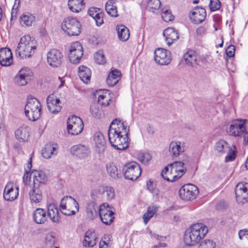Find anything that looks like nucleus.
I'll return each instance as SVG.
<instances>
[{
  "label": "nucleus",
  "instance_id": "f257e3e1",
  "mask_svg": "<svg viewBox=\"0 0 248 248\" xmlns=\"http://www.w3.org/2000/svg\"><path fill=\"white\" fill-rule=\"evenodd\" d=\"M129 128L120 119H114L111 123L108 131L110 144L118 150H123L128 147Z\"/></svg>",
  "mask_w": 248,
  "mask_h": 248
},
{
  "label": "nucleus",
  "instance_id": "f03ea898",
  "mask_svg": "<svg viewBox=\"0 0 248 248\" xmlns=\"http://www.w3.org/2000/svg\"><path fill=\"white\" fill-rule=\"evenodd\" d=\"M208 231L207 227L203 223L192 224L185 233L184 239L186 245L192 246L198 244Z\"/></svg>",
  "mask_w": 248,
  "mask_h": 248
},
{
  "label": "nucleus",
  "instance_id": "7ed1b4c3",
  "mask_svg": "<svg viewBox=\"0 0 248 248\" xmlns=\"http://www.w3.org/2000/svg\"><path fill=\"white\" fill-rule=\"evenodd\" d=\"M36 44L34 38L30 35L23 36L15 49L16 56L22 59L31 57L36 49Z\"/></svg>",
  "mask_w": 248,
  "mask_h": 248
},
{
  "label": "nucleus",
  "instance_id": "20e7f679",
  "mask_svg": "<svg viewBox=\"0 0 248 248\" xmlns=\"http://www.w3.org/2000/svg\"><path fill=\"white\" fill-rule=\"evenodd\" d=\"M247 122L246 119H235L231 122L228 130L229 135L243 138L245 145L248 143V132L246 130Z\"/></svg>",
  "mask_w": 248,
  "mask_h": 248
},
{
  "label": "nucleus",
  "instance_id": "39448f33",
  "mask_svg": "<svg viewBox=\"0 0 248 248\" xmlns=\"http://www.w3.org/2000/svg\"><path fill=\"white\" fill-rule=\"evenodd\" d=\"M81 25L75 18H65L62 23V30L69 36L78 35L81 31Z\"/></svg>",
  "mask_w": 248,
  "mask_h": 248
},
{
  "label": "nucleus",
  "instance_id": "423d86ee",
  "mask_svg": "<svg viewBox=\"0 0 248 248\" xmlns=\"http://www.w3.org/2000/svg\"><path fill=\"white\" fill-rule=\"evenodd\" d=\"M84 127L82 119L76 115L69 117L67 120V130L69 134L77 136L80 134Z\"/></svg>",
  "mask_w": 248,
  "mask_h": 248
},
{
  "label": "nucleus",
  "instance_id": "0eeeda50",
  "mask_svg": "<svg viewBox=\"0 0 248 248\" xmlns=\"http://www.w3.org/2000/svg\"><path fill=\"white\" fill-rule=\"evenodd\" d=\"M123 171L125 178L132 181L137 180L141 173V169L136 162H131L125 164L123 168Z\"/></svg>",
  "mask_w": 248,
  "mask_h": 248
},
{
  "label": "nucleus",
  "instance_id": "6e6552de",
  "mask_svg": "<svg viewBox=\"0 0 248 248\" xmlns=\"http://www.w3.org/2000/svg\"><path fill=\"white\" fill-rule=\"evenodd\" d=\"M170 169V176L171 178H165V180L169 182H174L180 178L186 172V168L184 163L181 161H175L169 164Z\"/></svg>",
  "mask_w": 248,
  "mask_h": 248
},
{
  "label": "nucleus",
  "instance_id": "1a4fd4ad",
  "mask_svg": "<svg viewBox=\"0 0 248 248\" xmlns=\"http://www.w3.org/2000/svg\"><path fill=\"white\" fill-rule=\"evenodd\" d=\"M198 187L194 185L187 184L179 190V196L183 200L188 201L194 200L198 193Z\"/></svg>",
  "mask_w": 248,
  "mask_h": 248
},
{
  "label": "nucleus",
  "instance_id": "9d476101",
  "mask_svg": "<svg viewBox=\"0 0 248 248\" xmlns=\"http://www.w3.org/2000/svg\"><path fill=\"white\" fill-rule=\"evenodd\" d=\"M83 54V47L79 42H74L69 48L68 58L70 62L74 64L78 63Z\"/></svg>",
  "mask_w": 248,
  "mask_h": 248
},
{
  "label": "nucleus",
  "instance_id": "9b49d317",
  "mask_svg": "<svg viewBox=\"0 0 248 248\" xmlns=\"http://www.w3.org/2000/svg\"><path fill=\"white\" fill-rule=\"evenodd\" d=\"M154 59L159 65H168L171 60L170 52L166 49L157 48L154 51Z\"/></svg>",
  "mask_w": 248,
  "mask_h": 248
},
{
  "label": "nucleus",
  "instance_id": "f8f14e48",
  "mask_svg": "<svg viewBox=\"0 0 248 248\" xmlns=\"http://www.w3.org/2000/svg\"><path fill=\"white\" fill-rule=\"evenodd\" d=\"M62 58V54L57 49H51L47 53V62L53 67H57L61 64Z\"/></svg>",
  "mask_w": 248,
  "mask_h": 248
},
{
  "label": "nucleus",
  "instance_id": "ddd939ff",
  "mask_svg": "<svg viewBox=\"0 0 248 248\" xmlns=\"http://www.w3.org/2000/svg\"><path fill=\"white\" fill-rule=\"evenodd\" d=\"M33 76V73L28 67L22 68L18 72L15 77L17 84L19 86H25L31 79Z\"/></svg>",
  "mask_w": 248,
  "mask_h": 248
},
{
  "label": "nucleus",
  "instance_id": "4468645a",
  "mask_svg": "<svg viewBox=\"0 0 248 248\" xmlns=\"http://www.w3.org/2000/svg\"><path fill=\"white\" fill-rule=\"evenodd\" d=\"M235 193L237 201L239 203H245L248 200V183H239L235 188Z\"/></svg>",
  "mask_w": 248,
  "mask_h": 248
},
{
  "label": "nucleus",
  "instance_id": "2eb2a0df",
  "mask_svg": "<svg viewBox=\"0 0 248 248\" xmlns=\"http://www.w3.org/2000/svg\"><path fill=\"white\" fill-rule=\"evenodd\" d=\"M19 188L13 183H8L5 186L3 196L4 199L7 201H13L18 196Z\"/></svg>",
  "mask_w": 248,
  "mask_h": 248
},
{
  "label": "nucleus",
  "instance_id": "dca6fc26",
  "mask_svg": "<svg viewBox=\"0 0 248 248\" xmlns=\"http://www.w3.org/2000/svg\"><path fill=\"white\" fill-rule=\"evenodd\" d=\"M186 149V143L184 141L173 140L169 145V152L172 157H177L184 153Z\"/></svg>",
  "mask_w": 248,
  "mask_h": 248
},
{
  "label": "nucleus",
  "instance_id": "f3484780",
  "mask_svg": "<svg viewBox=\"0 0 248 248\" xmlns=\"http://www.w3.org/2000/svg\"><path fill=\"white\" fill-rule=\"evenodd\" d=\"M206 16V12L204 8L197 7L191 12L189 14V18L191 22L195 24L202 23Z\"/></svg>",
  "mask_w": 248,
  "mask_h": 248
},
{
  "label": "nucleus",
  "instance_id": "a211bd4d",
  "mask_svg": "<svg viewBox=\"0 0 248 248\" xmlns=\"http://www.w3.org/2000/svg\"><path fill=\"white\" fill-rule=\"evenodd\" d=\"M30 178H32L33 186H42L47 179V177L44 172L42 170H33L30 173Z\"/></svg>",
  "mask_w": 248,
  "mask_h": 248
},
{
  "label": "nucleus",
  "instance_id": "6ab92c4d",
  "mask_svg": "<svg viewBox=\"0 0 248 248\" xmlns=\"http://www.w3.org/2000/svg\"><path fill=\"white\" fill-rule=\"evenodd\" d=\"M113 215L114 213L106 208L104 204L100 206L99 215L104 224L107 225H110L114 218Z\"/></svg>",
  "mask_w": 248,
  "mask_h": 248
},
{
  "label": "nucleus",
  "instance_id": "aec40b11",
  "mask_svg": "<svg viewBox=\"0 0 248 248\" xmlns=\"http://www.w3.org/2000/svg\"><path fill=\"white\" fill-rule=\"evenodd\" d=\"M13 63V55L10 49L5 47L0 49V64L8 66Z\"/></svg>",
  "mask_w": 248,
  "mask_h": 248
},
{
  "label": "nucleus",
  "instance_id": "412c9836",
  "mask_svg": "<svg viewBox=\"0 0 248 248\" xmlns=\"http://www.w3.org/2000/svg\"><path fill=\"white\" fill-rule=\"evenodd\" d=\"M29 196L32 204L40 202L43 198L41 187L32 185L29 191Z\"/></svg>",
  "mask_w": 248,
  "mask_h": 248
},
{
  "label": "nucleus",
  "instance_id": "4be33fe9",
  "mask_svg": "<svg viewBox=\"0 0 248 248\" xmlns=\"http://www.w3.org/2000/svg\"><path fill=\"white\" fill-rule=\"evenodd\" d=\"M58 152V144L52 142L46 144L42 150V155L46 159H49L53 155H56Z\"/></svg>",
  "mask_w": 248,
  "mask_h": 248
},
{
  "label": "nucleus",
  "instance_id": "5701e85b",
  "mask_svg": "<svg viewBox=\"0 0 248 248\" xmlns=\"http://www.w3.org/2000/svg\"><path fill=\"white\" fill-rule=\"evenodd\" d=\"M66 208L72 210L78 211V203L71 196H65L61 200L60 208L66 209Z\"/></svg>",
  "mask_w": 248,
  "mask_h": 248
},
{
  "label": "nucleus",
  "instance_id": "b1692460",
  "mask_svg": "<svg viewBox=\"0 0 248 248\" xmlns=\"http://www.w3.org/2000/svg\"><path fill=\"white\" fill-rule=\"evenodd\" d=\"M95 97H97L98 104L102 107H106L110 101V96L108 91L107 90H99L94 93Z\"/></svg>",
  "mask_w": 248,
  "mask_h": 248
},
{
  "label": "nucleus",
  "instance_id": "393cba45",
  "mask_svg": "<svg viewBox=\"0 0 248 248\" xmlns=\"http://www.w3.org/2000/svg\"><path fill=\"white\" fill-rule=\"evenodd\" d=\"M165 41L168 46H170L179 38L177 31L173 28H168L163 31Z\"/></svg>",
  "mask_w": 248,
  "mask_h": 248
},
{
  "label": "nucleus",
  "instance_id": "a878e982",
  "mask_svg": "<svg viewBox=\"0 0 248 248\" xmlns=\"http://www.w3.org/2000/svg\"><path fill=\"white\" fill-rule=\"evenodd\" d=\"M70 151L73 155L79 158H84L87 156L89 153V148L86 146L81 144L73 146Z\"/></svg>",
  "mask_w": 248,
  "mask_h": 248
},
{
  "label": "nucleus",
  "instance_id": "bb28decb",
  "mask_svg": "<svg viewBox=\"0 0 248 248\" xmlns=\"http://www.w3.org/2000/svg\"><path fill=\"white\" fill-rule=\"evenodd\" d=\"M184 59L188 65L195 66L199 64L198 61V55L197 53L193 50H188L184 55Z\"/></svg>",
  "mask_w": 248,
  "mask_h": 248
},
{
  "label": "nucleus",
  "instance_id": "cd10ccee",
  "mask_svg": "<svg viewBox=\"0 0 248 248\" xmlns=\"http://www.w3.org/2000/svg\"><path fill=\"white\" fill-rule=\"evenodd\" d=\"M47 218L46 211L44 209L38 208L33 212V219L36 224H44L46 221Z\"/></svg>",
  "mask_w": 248,
  "mask_h": 248
},
{
  "label": "nucleus",
  "instance_id": "c85d7f7f",
  "mask_svg": "<svg viewBox=\"0 0 248 248\" xmlns=\"http://www.w3.org/2000/svg\"><path fill=\"white\" fill-rule=\"evenodd\" d=\"M99 208L98 206L94 202H89L86 208V215L90 220H93L98 216Z\"/></svg>",
  "mask_w": 248,
  "mask_h": 248
},
{
  "label": "nucleus",
  "instance_id": "c756f323",
  "mask_svg": "<svg viewBox=\"0 0 248 248\" xmlns=\"http://www.w3.org/2000/svg\"><path fill=\"white\" fill-rule=\"evenodd\" d=\"M19 22L22 26L31 27L35 23V16L31 13L24 12L20 16Z\"/></svg>",
  "mask_w": 248,
  "mask_h": 248
},
{
  "label": "nucleus",
  "instance_id": "7c9ffc66",
  "mask_svg": "<svg viewBox=\"0 0 248 248\" xmlns=\"http://www.w3.org/2000/svg\"><path fill=\"white\" fill-rule=\"evenodd\" d=\"M88 14L93 19L97 26H100L103 23V14L100 9L91 7L88 10Z\"/></svg>",
  "mask_w": 248,
  "mask_h": 248
},
{
  "label": "nucleus",
  "instance_id": "2f4dec72",
  "mask_svg": "<svg viewBox=\"0 0 248 248\" xmlns=\"http://www.w3.org/2000/svg\"><path fill=\"white\" fill-rule=\"evenodd\" d=\"M97 237L94 232L88 231L84 235V239L83 241L84 247H93L96 244Z\"/></svg>",
  "mask_w": 248,
  "mask_h": 248
},
{
  "label": "nucleus",
  "instance_id": "473e14b6",
  "mask_svg": "<svg viewBox=\"0 0 248 248\" xmlns=\"http://www.w3.org/2000/svg\"><path fill=\"white\" fill-rule=\"evenodd\" d=\"M47 217H49L51 221L58 223L60 221V217L59 210L57 206L54 203H51L47 206Z\"/></svg>",
  "mask_w": 248,
  "mask_h": 248
},
{
  "label": "nucleus",
  "instance_id": "72a5a7b5",
  "mask_svg": "<svg viewBox=\"0 0 248 248\" xmlns=\"http://www.w3.org/2000/svg\"><path fill=\"white\" fill-rule=\"evenodd\" d=\"M68 6L71 12L78 13L84 9L85 3L83 0H68Z\"/></svg>",
  "mask_w": 248,
  "mask_h": 248
},
{
  "label": "nucleus",
  "instance_id": "f704fd0d",
  "mask_svg": "<svg viewBox=\"0 0 248 248\" xmlns=\"http://www.w3.org/2000/svg\"><path fill=\"white\" fill-rule=\"evenodd\" d=\"M121 73L120 71L114 69L111 71L107 79V83L109 86L115 85L121 78Z\"/></svg>",
  "mask_w": 248,
  "mask_h": 248
},
{
  "label": "nucleus",
  "instance_id": "c9c22d12",
  "mask_svg": "<svg viewBox=\"0 0 248 248\" xmlns=\"http://www.w3.org/2000/svg\"><path fill=\"white\" fill-rule=\"evenodd\" d=\"M91 71L88 67L84 65L78 67V76L80 79L85 83H88L90 81Z\"/></svg>",
  "mask_w": 248,
  "mask_h": 248
},
{
  "label": "nucleus",
  "instance_id": "e433bc0d",
  "mask_svg": "<svg viewBox=\"0 0 248 248\" xmlns=\"http://www.w3.org/2000/svg\"><path fill=\"white\" fill-rule=\"evenodd\" d=\"M230 148L229 143L224 140H220L217 141L214 147L215 150L221 154H226L230 151Z\"/></svg>",
  "mask_w": 248,
  "mask_h": 248
},
{
  "label": "nucleus",
  "instance_id": "4c0bfd02",
  "mask_svg": "<svg viewBox=\"0 0 248 248\" xmlns=\"http://www.w3.org/2000/svg\"><path fill=\"white\" fill-rule=\"evenodd\" d=\"M30 129L28 126L21 127L16 131V139L21 141H26L29 137Z\"/></svg>",
  "mask_w": 248,
  "mask_h": 248
},
{
  "label": "nucleus",
  "instance_id": "58836bf2",
  "mask_svg": "<svg viewBox=\"0 0 248 248\" xmlns=\"http://www.w3.org/2000/svg\"><path fill=\"white\" fill-rule=\"evenodd\" d=\"M46 103L48 108H51L52 107L60 108L62 107L61 101L54 93L48 96L46 99Z\"/></svg>",
  "mask_w": 248,
  "mask_h": 248
},
{
  "label": "nucleus",
  "instance_id": "ea45409f",
  "mask_svg": "<svg viewBox=\"0 0 248 248\" xmlns=\"http://www.w3.org/2000/svg\"><path fill=\"white\" fill-rule=\"evenodd\" d=\"M116 30L119 39L122 41H126L130 36L128 29L123 25H119L116 27Z\"/></svg>",
  "mask_w": 248,
  "mask_h": 248
},
{
  "label": "nucleus",
  "instance_id": "a19ab883",
  "mask_svg": "<svg viewBox=\"0 0 248 248\" xmlns=\"http://www.w3.org/2000/svg\"><path fill=\"white\" fill-rule=\"evenodd\" d=\"M40 101L35 97L29 95L27 97V102L25 108H41Z\"/></svg>",
  "mask_w": 248,
  "mask_h": 248
},
{
  "label": "nucleus",
  "instance_id": "79ce46f5",
  "mask_svg": "<svg viewBox=\"0 0 248 248\" xmlns=\"http://www.w3.org/2000/svg\"><path fill=\"white\" fill-rule=\"evenodd\" d=\"M105 9L107 13L110 16L112 17L117 16V10L115 2L113 0H109L106 2Z\"/></svg>",
  "mask_w": 248,
  "mask_h": 248
},
{
  "label": "nucleus",
  "instance_id": "37998d69",
  "mask_svg": "<svg viewBox=\"0 0 248 248\" xmlns=\"http://www.w3.org/2000/svg\"><path fill=\"white\" fill-rule=\"evenodd\" d=\"M106 169L108 174L113 178H119V174L117 166L113 162H109L106 165Z\"/></svg>",
  "mask_w": 248,
  "mask_h": 248
},
{
  "label": "nucleus",
  "instance_id": "c03bdc74",
  "mask_svg": "<svg viewBox=\"0 0 248 248\" xmlns=\"http://www.w3.org/2000/svg\"><path fill=\"white\" fill-rule=\"evenodd\" d=\"M41 110V109H25V114L29 120L35 121L40 117Z\"/></svg>",
  "mask_w": 248,
  "mask_h": 248
},
{
  "label": "nucleus",
  "instance_id": "a18cd8bd",
  "mask_svg": "<svg viewBox=\"0 0 248 248\" xmlns=\"http://www.w3.org/2000/svg\"><path fill=\"white\" fill-rule=\"evenodd\" d=\"M101 191H103V195L107 201H110L115 197L114 189L110 186H101Z\"/></svg>",
  "mask_w": 248,
  "mask_h": 248
},
{
  "label": "nucleus",
  "instance_id": "49530a36",
  "mask_svg": "<svg viewBox=\"0 0 248 248\" xmlns=\"http://www.w3.org/2000/svg\"><path fill=\"white\" fill-rule=\"evenodd\" d=\"M157 210V207L156 206H150L148 208L147 211L143 216L144 223L146 224L149 220L156 213Z\"/></svg>",
  "mask_w": 248,
  "mask_h": 248
},
{
  "label": "nucleus",
  "instance_id": "de8ad7c7",
  "mask_svg": "<svg viewBox=\"0 0 248 248\" xmlns=\"http://www.w3.org/2000/svg\"><path fill=\"white\" fill-rule=\"evenodd\" d=\"M93 140L96 147L104 148L106 144V141L103 135L100 132H96L94 134Z\"/></svg>",
  "mask_w": 248,
  "mask_h": 248
},
{
  "label": "nucleus",
  "instance_id": "09e8293b",
  "mask_svg": "<svg viewBox=\"0 0 248 248\" xmlns=\"http://www.w3.org/2000/svg\"><path fill=\"white\" fill-rule=\"evenodd\" d=\"M160 5V0H149L146 4V9L151 12L155 13V10H158Z\"/></svg>",
  "mask_w": 248,
  "mask_h": 248
},
{
  "label": "nucleus",
  "instance_id": "8fccbe9b",
  "mask_svg": "<svg viewBox=\"0 0 248 248\" xmlns=\"http://www.w3.org/2000/svg\"><path fill=\"white\" fill-rule=\"evenodd\" d=\"M56 241V238L52 232L48 233L45 236V244L46 248H51L54 246Z\"/></svg>",
  "mask_w": 248,
  "mask_h": 248
},
{
  "label": "nucleus",
  "instance_id": "3c124183",
  "mask_svg": "<svg viewBox=\"0 0 248 248\" xmlns=\"http://www.w3.org/2000/svg\"><path fill=\"white\" fill-rule=\"evenodd\" d=\"M95 62L99 64H103L106 62V59L103 50H100L94 55Z\"/></svg>",
  "mask_w": 248,
  "mask_h": 248
},
{
  "label": "nucleus",
  "instance_id": "603ef678",
  "mask_svg": "<svg viewBox=\"0 0 248 248\" xmlns=\"http://www.w3.org/2000/svg\"><path fill=\"white\" fill-rule=\"evenodd\" d=\"M161 17L164 21L167 22L173 19L174 16L172 15L171 12L169 9H163Z\"/></svg>",
  "mask_w": 248,
  "mask_h": 248
},
{
  "label": "nucleus",
  "instance_id": "864d4df0",
  "mask_svg": "<svg viewBox=\"0 0 248 248\" xmlns=\"http://www.w3.org/2000/svg\"><path fill=\"white\" fill-rule=\"evenodd\" d=\"M216 247V244L213 240L206 239L200 243L198 248H215Z\"/></svg>",
  "mask_w": 248,
  "mask_h": 248
},
{
  "label": "nucleus",
  "instance_id": "5fc2aeb1",
  "mask_svg": "<svg viewBox=\"0 0 248 248\" xmlns=\"http://www.w3.org/2000/svg\"><path fill=\"white\" fill-rule=\"evenodd\" d=\"M139 160L144 164H146L151 160L152 156L149 153H143L139 155L138 157Z\"/></svg>",
  "mask_w": 248,
  "mask_h": 248
},
{
  "label": "nucleus",
  "instance_id": "6e6d98bb",
  "mask_svg": "<svg viewBox=\"0 0 248 248\" xmlns=\"http://www.w3.org/2000/svg\"><path fill=\"white\" fill-rule=\"evenodd\" d=\"M221 6V3L219 0H210L209 7L211 11L218 10Z\"/></svg>",
  "mask_w": 248,
  "mask_h": 248
},
{
  "label": "nucleus",
  "instance_id": "4d7b16f0",
  "mask_svg": "<svg viewBox=\"0 0 248 248\" xmlns=\"http://www.w3.org/2000/svg\"><path fill=\"white\" fill-rule=\"evenodd\" d=\"M227 155L225 157V161L226 162L233 161L235 158V153L234 151L232 150V148H230V151L227 152Z\"/></svg>",
  "mask_w": 248,
  "mask_h": 248
},
{
  "label": "nucleus",
  "instance_id": "13d9d810",
  "mask_svg": "<svg viewBox=\"0 0 248 248\" xmlns=\"http://www.w3.org/2000/svg\"><path fill=\"white\" fill-rule=\"evenodd\" d=\"M211 60L210 56L208 55H202V56L198 55V61H199V64L198 65H201L202 64H205L206 63L208 62L209 61Z\"/></svg>",
  "mask_w": 248,
  "mask_h": 248
},
{
  "label": "nucleus",
  "instance_id": "bf43d9fd",
  "mask_svg": "<svg viewBox=\"0 0 248 248\" xmlns=\"http://www.w3.org/2000/svg\"><path fill=\"white\" fill-rule=\"evenodd\" d=\"M101 186H99L97 188L93 189L91 192V197L93 200H96L99 197V194L103 195V191H101Z\"/></svg>",
  "mask_w": 248,
  "mask_h": 248
},
{
  "label": "nucleus",
  "instance_id": "052dcab7",
  "mask_svg": "<svg viewBox=\"0 0 248 248\" xmlns=\"http://www.w3.org/2000/svg\"><path fill=\"white\" fill-rule=\"evenodd\" d=\"M235 53V47L234 46L230 45L226 49V53L227 56L232 57Z\"/></svg>",
  "mask_w": 248,
  "mask_h": 248
},
{
  "label": "nucleus",
  "instance_id": "680f3d73",
  "mask_svg": "<svg viewBox=\"0 0 248 248\" xmlns=\"http://www.w3.org/2000/svg\"><path fill=\"white\" fill-rule=\"evenodd\" d=\"M60 209L62 213L63 214L66 216H71L75 215L77 212L78 211L75 210H72L71 209H68L67 208H66V209Z\"/></svg>",
  "mask_w": 248,
  "mask_h": 248
},
{
  "label": "nucleus",
  "instance_id": "e2e57ef3",
  "mask_svg": "<svg viewBox=\"0 0 248 248\" xmlns=\"http://www.w3.org/2000/svg\"><path fill=\"white\" fill-rule=\"evenodd\" d=\"M99 248H111L109 242L102 239L99 243Z\"/></svg>",
  "mask_w": 248,
  "mask_h": 248
},
{
  "label": "nucleus",
  "instance_id": "0e129e2a",
  "mask_svg": "<svg viewBox=\"0 0 248 248\" xmlns=\"http://www.w3.org/2000/svg\"><path fill=\"white\" fill-rule=\"evenodd\" d=\"M91 113L93 116L96 118H100L102 115L101 109H91Z\"/></svg>",
  "mask_w": 248,
  "mask_h": 248
},
{
  "label": "nucleus",
  "instance_id": "69168bd1",
  "mask_svg": "<svg viewBox=\"0 0 248 248\" xmlns=\"http://www.w3.org/2000/svg\"><path fill=\"white\" fill-rule=\"evenodd\" d=\"M169 168H170L168 165V166L165 167L162 171L161 176L164 180L165 178H171V177L170 176V174H169V176L165 175V174H167V173L169 172Z\"/></svg>",
  "mask_w": 248,
  "mask_h": 248
},
{
  "label": "nucleus",
  "instance_id": "338daca9",
  "mask_svg": "<svg viewBox=\"0 0 248 248\" xmlns=\"http://www.w3.org/2000/svg\"><path fill=\"white\" fill-rule=\"evenodd\" d=\"M15 6L14 5L11 11V20H15L16 18V14L17 11L16 8H15Z\"/></svg>",
  "mask_w": 248,
  "mask_h": 248
},
{
  "label": "nucleus",
  "instance_id": "774afa93",
  "mask_svg": "<svg viewBox=\"0 0 248 248\" xmlns=\"http://www.w3.org/2000/svg\"><path fill=\"white\" fill-rule=\"evenodd\" d=\"M245 229L240 230L238 232L239 238L240 240L243 239V237L246 235V232Z\"/></svg>",
  "mask_w": 248,
  "mask_h": 248
}]
</instances>
